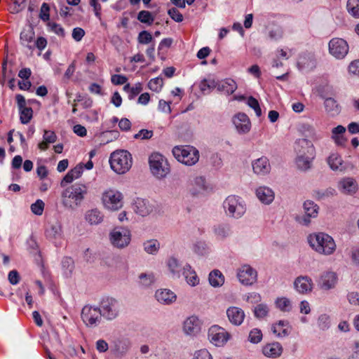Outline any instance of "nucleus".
Masks as SVG:
<instances>
[{"label":"nucleus","instance_id":"f257e3e1","mask_svg":"<svg viewBox=\"0 0 359 359\" xmlns=\"http://www.w3.org/2000/svg\"><path fill=\"white\" fill-rule=\"evenodd\" d=\"M88 191L86 184L75 183L65 189L61 194L62 204L68 210H74L80 206Z\"/></svg>","mask_w":359,"mask_h":359},{"label":"nucleus","instance_id":"f03ea898","mask_svg":"<svg viewBox=\"0 0 359 359\" xmlns=\"http://www.w3.org/2000/svg\"><path fill=\"white\" fill-rule=\"evenodd\" d=\"M223 209L226 217L238 219L246 212V204L243 199L236 195L227 196L223 201Z\"/></svg>","mask_w":359,"mask_h":359},{"label":"nucleus","instance_id":"7ed1b4c3","mask_svg":"<svg viewBox=\"0 0 359 359\" xmlns=\"http://www.w3.org/2000/svg\"><path fill=\"white\" fill-rule=\"evenodd\" d=\"M111 168L117 174H124L131 168L133 158L126 150H116L112 152L109 157Z\"/></svg>","mask_w":359,"mask_h":359},{"label":"nucleus","instance_id":"20e7f679","mask_svg":"<svg viewBox=\"0 0 359 359\" xmlns=\"http://www.w3.org/2000/svg\"><path fill=\"white\" fill-rule=\"evenodd\" d=\"M172 154L179 162L188 166L195 165L199 160L198 150L190 145L175 146Z\"/></svg>","mask_w":359,"mask_h":359},{"label":"nucleus","instance_id":"39448f33","mask_svg":"<svg viewBox=\"0 0 359 359\" xmlns=\"http://www.w3.org/2000/svg\"><path fill=\"white\" fill-rule=\"evenodd\" d=\"M100 309L102 318L107 320H113L118 317L121 312V302L111 297L102 299L100 303Z\"/></svg>","mask_w":359,"mask_h":359},{"label":"nucleus","instance_id":"423d86ee","mask_svg":"<svg viewBox=\"0 0 359 359\" xmlns=\"http://www.w3.org/2000/svg\"><path fill=\"white\" fill-rule=\"evenodd\" d=\"M151 173L158 179H163L170 172L168 160L159 153H153L149 158Z\"/></svg>","mask_w":359,"mask_h":359},{"label":"nucleus","instance_id":"0eeeda50","mask_svg":"<svg viewBox=\"0 0 359 359\" xmlns=\"http://www.w3.org/2000/svg\"><path fill=\"white\" fill-rule=\"evenodd\" d=\"M102 202L106 208L117 210L123 206V194L114 189L107 190L102 194Z\"/></svg>","mask_w":359,"mask_h":359},{"label":"nucleus","instance_id":"6e6552de","mask_svg":"<svg viewBox=\"0 0 359 359\" xmlns=\"http://www.w3.org/2000/svg\"><path fill=\"white\" fill-rule=\"evenodd\" d=\"M230 338V333L219 325H212L208 330V339L216 346H223Z\"/></svg>","mask_w":359,"mask_h":359},{"label":"nucleus","instance_id":"1a4fd4ad","mask_svg":"<svg viewBox=\"0 0 359 359\" xmlns=\"http://www.w3.org/2000/svg\"><path fill=\"white\" fill-rule=\"evenodd\" d=\"M109 239L115 247H126L130 242L131 233L128 229L116 227L110 232Z\"/></svg>","mask_w":359,"mask_h":359},{"label":"nucleus","instance_id":"9d476101","mask_svg":"<svg viewBox=\"0 0 359 359\" xmlns=\"http://www.w3.org/2000/svg\"><path fill=\"white\" fill-rule=\"evenodd\" d=\"M102 317L100 307L86 305L82 309L81 318L87 326L95 327L97 325L101 322Z\"/></svg>","mask_w":359,"mask_h":359},{"label":"nucleus","instance_id":"9b49d317","mask_svg":"<svg viewBox=\"0 0 359 359\" xmlns=\"http://www.w3.org/2000/svg\"><path fill=\"white\" fill-rule=\"evenodd\" d=\"M310 247H335L333 238L325 232H314L307 236Z\"/></svg>","mask_w":359,"mask_h":359},{"label":"nucleus","instance_id":"f8f14e48","mask_svg":"<svg viewBox=\"0 0 359 359\" xmlns=\"http://www.w3.org/2000/svg\"><path fill=\"white\" fill-rule=\"evenodd\" d=\"M329 53L336 59H343L348 53L347 42L341 38H333L328 43Z\"/></svg>","mask_w":359,"mask_h":359},{"label":"nucleus","instance_id":"ddd939ff","mask_svg":"<svg viewBox=\"0 0 359 359\" xmlns=\"http://www.w3.org/2000/svg\"><path fill=\"white\" fill-rule=\"evenodd\" d=\"M236 276L239 282L246 286L252 285L257 280V271L248 264H243L239 267Z\"/></svg>","mask_w":359,"mask_h":359},{"label":"nucleus","instance_id":"4468645a","mask_svg":"<svg viewBox=\"0 0 359 359\" xmlns=\"http://www.w3.org/2000/svg\"><path fill=\"white\" fill-rule=\"evenodd\" d=\"M338 280V275L336 272L325 271L320 274L317 284L320 290L327 291L335 288Z\"/></svg>","mask_w":359,"mask_h":359},{"label":"nucleus","instance_id":"2eb2a0df","mask_svg":"<svg viewBox=\"0 0 359 359\" xmlns=\"http://www.w3.org/2000/svg\"><path fill=\"white\" fill-rule=\"evenodd\" d=\"M156 209L154 203L144 198H138L133 203L134 211L142 217L152 213Z\"/></svg>","mask_w":359,"mask_h":359},{"label":"nucleus","instance_id":"dca6fc26","mask_svg":"<svg viewBox=\"0 0 359 359\" xmlns=\"http://www.w3.org/2000/svg\"><path fill=\"white\" fill-rule=\"evenodd\" d=\"M305 215L299 219V223L308 226L311 223V218L318 216V206L312 201H306L303 205Z\"/></svg>","mask_w":359,"mask_h":359},{"label":"nucleus","instance_id":"f3484780","mask_svg":"<svg viewBox=\"0 0 359 359\" xmlns=\"http://www.w3.org/2000/svg\"><path fill=\"white\" fill-rule=\"evenodd\" d=\"M201 327V320L196 316L188 317L183 323V331L187 335H196L200 332Z\"/></svg>","mask_w":359,"mask_h":359},{"label":"nucleus","instance_id":"a211bd4d","mask_svg":"<svg viewBox=\"0 0 359 359\" xmlns=\"http://www.w3.org/2000/svg\"><path fill=\"white\" fill-rule=\"evenodd\" d=\"M294 287L297 292L302 294L310 293L313 287L312 279L306 276L297 277L294 282Z\"/></svg>","mask_w":359,"mask_h":359},{"label":"nucleus","instance_id":"6ab92c4d","mask_svg":"<svg viewBox=\"0 0 359 359\" xmlns=\"http://www.w3.org/2000/svg\"><path fill=\"white\" fill-rule=\"evenodd\" d=\"M226 313L230 323L235 326L241 325L245 317L244 311L238 306L229 307Z\"/></svg>","mask_w":359,"mask_h":359},{"label":"nucleus","instance_id":"aec40b11","mask_svg":"<svg viewBox=\"0 0 359 359\" xmlns=\"http://www.w3.org/2000/svg\"><path fill=\"white\" fill-rule=\"evenodd\" d=\"M22 62L20 58L17 61L13 54H7L6 59L2 64V75L4 79L6 77V70L9 69V74L13 75L15 73L18 69L21 67Z\"/></svg>","mask_w":359,"mask_h":359},{"label":"nucleus","instance_id":"412c9836","mask_svg":"<svg viewBox=\"0 0 359 359\" xmlns=\"http://www.w3.org/2000/svg\"><path fill=\"white\" fill-rule=\"evenodd\" d=\"M317 61L313 54L304 53L301 55L297 61L298 68L304 72H309L316 67Z\"/></svg>","mask_w":359,"mask_h":359},{"label":"nucleus","instance_id":"4be33fe9","mask_svg":"<svg viewBox=\"0 0 359 359\" xmlns=\"http://www.w3.org/2000/svg\"><path fill=\"white\" fill-rule=\"evenodd\" d=\"M233 123L239 133H247L251 128L250 121L244 113H238L233 118Z\"/></svg>","mask_w":359,"mask_h":359},{"label":"nucleus","instance_id":"5701e85b","mask_svg":"<svg viewBox=\"0 0 359 359\" xmlns=\"http://www.w3.org/2000/svg\"><path fill=\"white\" fill-rule=\"evenodd\" d=\"M294 151L297 155H315V148L312 142L307 139H299L294 143Z\"/></svg>","mask_w":359,"mask_h":359},{"label":"nucleus","instance_id":"b1692460","mask_svg":"<svg viewBox=\"0 0 359 359\" xmlns=\"http://www.w3.org/2000/svg\"><path fill=\"white\" fill-rule=\"evenodd\" d=\"M253 172L259 175H266L271 171L269 160L266 156H262L252 163Z\"/></svg>","mask_w":359,"mask_h":359},{"label":"nucleus","instance_id":"393cba45","mask_svg":"<svg viewBox=\"0 0 359 359\" xmlns=\"http://www.w3.org/2000/svg\"><path fill=\"white\" fill-rule=\"evenodd\" d=\"M339 191L346 195H353L358 190V184L353 177H344L339 182Z\"/></svg>","mask_w":359,"mask_h":359},{"label":"nucleus","instance_id":"a878e982","mask_svg":"<svg viewBox=\"0 0 359 359\" xmlns=\"http://www.w3.org/2000/svg\"><path fill=\"white\" fill-rule=\"evenodd\" d=\"M156 300L165 305H169L174 303L177 299V295L169 289H159L155 292Z\"/></svg>","mask_w":359,"mask_h":359},{"label":"nucleus","instance_id":"bb28decb","mask_svg":"<svg viewBox=\"0 0 359 359\" xmlns=\"http://www.w3.org/2000/svg\"><path fill=\"white\" fill-rule=\"evenodd\" d=\"M283 348L279 342H272L262 347V353L267 358H277L281 355Z\"/></svg>","mask_w":359,"mask_h":359},{"label":"nucleus","instance_id":"cd10ccee","mask_svg":"<svg viewBox=\"0 0 359 359\" xmlns=\"http://www.w3.org/2000/svg\"><path fill=\"white\" fill-rule=\"evenodd\" d=\"M182 276L187 283L191 287H195L200 283V278L196 271L189 264L184 266Z\"/></svg>","mask_w":359,"mask_h":359},{"label":"nucleus","instance_id":"c85d7f7f","mask_svg":"<svg viewBox=\"0 0 359 359\" xmlns=\"http://www.w3.org/2000/svg\"><path fill=\"white\" fill-rule=\"evenodd\" d=\"M83 172V163H79L74 168L68 171L66 175L61 181V187H65L67 184L72 183L74 180L79 179Z\"/></svg>","mask_w":359,"mask_h":359},{"label":"nucleus","instance_id":"c756f323","mask_svg":"<svg viewBox=\"0 0 359 359\" xmlns=\"http://www.w3.org/2000/svg\"><path fill=\"white\" fill-rule=\"evenodd\" d=\"M256 196L258 199L264 204L269 205L274 200V192L267 187H259L256 190Z\"/></svg>","mask_w":359,"mask_h":359},{"label":"nucleus","instance_id":"7c9ffc66","mask_svg":"<svg viewBox=\"0 0 359 359\" xmlns=\"http://www.w3.org/2000/svg\"><path fill=\"white\" fill-rule=\"evenodd\" d=\"M217 82V90L224 94L231 95L237 89L236 81L231 79H226Z\"/></svg>","mask_w":359,"mask_h":359},{"label":"nucleus","instance_id":"2f4dec72","mask_svg":"<svg viewBox=\"0 0 359 359\" xmlns=\"http://www.w3.org/2000/svg\"><path fill=\"white\" fill-rule=\"evenodd\" d=\"M214 235L218 239H224L231 233V226L229 223H219L212 227Z\"/></svg>","mask_w":359,"mask_h":359},{"label":"nucleus","instance_id":"473e14b6","mask_svg":"<svg viewBox=\"0 0 359 359\" xmlns=\"http://www.w3.org/2000/svg\"><path fill=\"white\" fill-rule=\"evenodd\" d=\"M315 155H297L295 163L298 169L306 171L311 168Z\"/></svg>","mask_w":359,"mask_h":359},{"label":"nucleus","instance_id":"72a5a7b5","mask_svg":"<svg viewBox=\"0 0 359 359\" xmlns=\"http://www.w3.org/2000/svg\"><path fill=\"white\" fill-rule=\"evenodd\" d=\"M346 128L339 125L332 130V139L334 143L341 147H344L346 142V139L344 137Z\"/></svg>","mask_w":359,"mask_h":359},{"label":"nucleus","instance_id":"f704fd0d","mask_svg":"<svg viewBox=\"0 0 359 359\" xmlns=\"http://www.w3.org/2000/svg\"><path fill=\"white\" fill-rule=\"evenodd\" d=\"M272 332L278 337L287 336L290 332V326L287 322L280 320L272 326Z\"/></svg>","mask_w":359,"mask_h":359},{"label":"nucleus","instance_id":"c9c22d12","mask_svg":"<svg viewBox=\"0 0 359 359\" xmlns=\"http://www.w3.org/2000/svg\"><path fill=\"white\" fill-rule=\"evenodd\" d=\"M325 111L331 116H334L340 113L341 107L337 101L332 97H327L324 101Z\"/></svg>","mask_w":359,"mask_h":359},{"label":"nucleus","instance_id":"e433bc0d","mask_svg":"<svg viewBox=\"0 0 359 359\" xmlns=\"http://www.w3.org/2000/svg\"><path fill=\"white\" fill-rule=\"evenodd\" d=\"M208 280L212 286L220 287L224 283V276L220 271L215 269L210 273Z\"/></svg>","mask_w":359,"mask_h":359},{"label":"nucleus","instance_id":"4c0bfd02","mask_svg":"<svg viewBox=\"0 0 359 359\" xmlns=\"http://www.w3.org/2000/svg\"><path fill=\"white\" fill-rule=\"evenodd\" d=\"M327 163L332 170H340L344 169L343 160L340 155L337 153L330 154L327 158Z\"/></svg>","mask_w":359,"mask_h":359},{"label":"nucleus","instance_id":"58836bf2","mask_svg":"<svg viewBox=\"0 0 359 359\" xmlns=\"http://www.w3.org/2000/svg\"><path fill=\"white\" fill-rule=\"evenodd\" d=\"M85 218L90 224H98L102 221L103 215L97 209H93L86 213Z\"/></svg>","mask_w":359,"mask_h":359},{"label":"nucleus","instance_id":"ea45409f","mask_svg":"<svg viewBox=\"0 0 359 359\" xmlns=\"http://www.w3.org/2000/svg\"><path fill=\"white\" fill-rule=\"evenodd\" d=\"M167 266L172 278H179L180 277V264L175 257H170L167 261Z\"/></svg>","mask_w":359,"mask_h":359},{"label":"nucleus","instance_id":"a19ab883","mask_svg":"<svg viewBox=\"0 0 359 359\" xmlns=\"http://www.w3.org/2000/svg\"><path fill=\"white\" fill-rule=\"evenodd\" d=\"M217 82L213 79H206L201 81L199 85L200 90L203 94L210 93L213 89L217 88Z\"/></svg>","mask_w":359,"mask_h":359},{"label":"nucleus","instance_id":"79ce46f5","mask_svg":"<svg viewBox=\"0 0 359 359\" xmlns=\"http://www.w3.org/2000/svg\"><path fill=\"white\" fill-rule=\"evenodd\" d=\"M62 267L64 276L66 278L71 277L74 269V263L73 259L70 257L64 258L62 262Z\"/></svg>","mask_w":359,"mask_h":359},{"label":"nucleus","instance_id":"37998d69","mask_svg":"<svg viewBox=\"0 0 359 359\" xmlns=\"http://www.w3.org/2000/svg\"><path fill=\"white\" fill-rule=\"evenodd\" d=\"M276 307L283 312H289L292 310L291 301L286 297H278L275 302Z\"/></svg>","mask_w":359,"mask_h":359},{"label":"nucleus","instance_id":"c03bdc74","mask_svg":"<svg viewBox=\"0 0 359 359\" xmlns=\"http://www.w3.org/2000/svg\"><path fill=\"white\" fill-rule=\"evenodd\" d=\"M346 9L351 16L359 18V0H348Z\"/></svg>","mask_w":359,"mask_h":359},{"label":"nucleus","instance_id":"a18cd8bd","mask_svg":"<svg viewBox=\"0 0 359 359\" xmlns=\"http://www.w3.org/2000/svg\"><path fill=\"white\" fill-rule=\"evenodd\" d=\"M139 278L140 284L144 287L151 286L155 282V276L153 273H141Z\"/></svg>","mask_w":359,"mask_h":359},{"label":"nucleus","instance_id":"49530a36","mask_svg":"<svg viewBox=\"0 0 359 359\" xmlns=\"http://www.w3.org/2000/svg\"><path fill=\"white\" fill-rule=\"evenodd\" d=\"M48 30L52 32L59 36L64 37L65 32L64 28L60 25L54 22L48 21L47 23Z\"/></svg>","mask_w":359,"mask_h":359},{"label":"nucleus","instance_id":"de8ad7c7","mask_svg":"<svg viewBox=\"0 0 359 359\" xmlns=\"http://www.w3.org/2000/svg\"><path fill=\"white\" fill-rule=\"evenodd\" d=\"M163 85V79L161 77H156L151 79L148 83V88L154 92H159Z\"/></svg>","mask_w":359,"mask_h":359},{"label":"nucleus","instance_id":"09e8293b","mask_svg":"<svg viewBox=\"0 0 359 359\" xmlns=\"http://www.w3.org/2000/svg\"><path fill=\"white\" fill-rule=\"evenodd\" d=\"M137 20L142 23L151 25L154 20V18L149 11H141L137 15Z\"/></svg>","mask_w":359,"mask_h":359},{"label":"nucleus","instance_id":"8fccbe9b","mask_svg":"<svg viewBox=\"0 0 359 359\" xmlns=\"http://www.w3.org/2000/svg\"><path fill=\"white\" fill-rule=\"evenodd\" d=\"M46 235L50 238H57L62 235V227L59 224L52 225L46 230Z\"/></svg>","mask_w":359,"mask_h":359},{"label":"nucleus","instance_id":"3c124183","mask_svg":"<svg viewBox=\"0 0 359 359\" xmlns=\"http://www.w3.org/2000/svg\"><path fill=\"white\" fill-rule=\"evenodd\" d=\"M336 194V191L332 188H328L325 190L315 191V197L318 200H323L326 198L333 196Z\"/></svg>","mask_w":359,"mask_h":359},{"label":"nucleus","instance_id":"603ef678","mask_svg":"<svg viewBox=\"0 0 359 359\" xmlns=\"http://www.w3.org/2000/svg\"><path fill=\"white\" fill-rule=\"evenodd\" d=\"M247 104L252 109H254L257 117L261 116L262 109L260 108L259 102L255 97L250 96L248 98Z\"/></svg>","mask_w":359,"mask_h":359},{"label":"nucleus","instance_id":"864d4df0","mask_svg":"<svg viewBox=\"0 0 359 359\" xmlns=\"http://www.w3.org/2000/svg\"><path fill=\"white\" fill-rule=\"evenodd\" d=\"M249 341L253 344H257L262 339V333L260 330L255 328L252 330L248 336Z\"/></svg>","mask_w":359,"mask_h":359},{"label":"nucleus","instance_id":"5fc2aeb1","mask_svg":"<svg viewBox=\"0 0 359 359\" xmlns=\"http://www.w3.org/2000/svg\"><path fill=\"white\" fill-rule=\"evenodd\" d=\"M44 203L43 201L38 199L35 203L32 204L31 210L36 215H41L44 210Z\"/></svg>","mask_w":359,"mask_h":359},{"label":"nucleus","instance_id":"6e6d98bb","mask_svg":"<svg viewBox=\"0 0 359 359\" xmlns=\"http://www.w3.org/2000/svg\"><path fill=\"white\" fill-rule=\"evenodd\" d=\"M269 312L268 306L265 304H258L254 310L255 316L257 318H262L265 317Z\"/></svg>","mask_w":359,"mask_h":359},{"label":"nucleus","instance_id":"4d7b16f0","mask_svg":"<svg viewBox=\"0 0 359 359\" xmlns=\"http://www.w3.org/2000/svg\"><path fill=\"white\" fill-rule=\"evenodd\" d=\"M330 320L329 316L322 314L318 319V326L320 330H325L330 327Z\"/></svg>","mask_w":359,"mask_h":359},{"label":"nucleus","instance_id":"13d9d810","mask_svg":"<svg viewBox=\"0 0 359 359\" xmlns=\"http://www.w3.org/2000/svg\"><path fill=\"white\" fill-rule=\"evenodd\" d=\"M50 6L48 4L43 3L41 5L39 18L44 22H48L50 19Z\"/></svg>","mask_w":359,"mask_h":359},{"label":"nucleus","instance_id":"bf43d9fd","mask_svg":"<svg viewBox=\"0 0 359 359\" xmlns=\"http://www.w3.org/2000/svg\"><path fill=\"white\" fill-rule=\"evenodd\" d=\"M22 0H11V3L9 5V11L12 14L19 13L22 8L21 6Z\"/></svg>","mask_w":359,"mask_h":359},{"label":"nucleus","instance_id":"052dcab7","mask_svg":"<svg viewBox=\"0 0 359 359\" xmlns=\"http://www.w3.org/2000/svg\"><path fill=\"white\" fill-rule=\"evenodd\" d=\"M154 135L152 130L142 129L134 135L135 139H140L142 140H149Z\"/></svg>","mask_w":359,"mask_h":359},{"label":"nucleus","instance_id":"680f3d73","mask_svg":"<svg viewBox=\"0 0 359 359\" xmlns=\"http://www.w3.org/2000/svg\"><path fill=\"white\" fill-rule=\"evenodd\" d=\"M153 38L151 34L147 31H142L138 35V42L142 44L149 43Z\"/></svg>","mask_w":359,"mask_h":359},{"label":"nucleus","instance_id":"e2e57ef3","mask_svg":"<svg viewBox=\"0 0 359 359\" xmlns=\"http://www.w3.org/2000/svg\"><path fill=\"white\" fill-rule=\"evenodd\" d=\"M193 359H212V357L207 349L203 348L196 351Z\"/></svg>","mask_w":359,"mask_h":359},{"label":"nucleus","instance_id":"0e129e2a","mask_svg":"<svg viewBox=\"0 0 359 359\" xmlns=\"http://www.w3.org/2000/svg\"><path fill=\"white\" fill-rule=\"evenodd\" d=\"M170 17L175 22H180L183 20L182 15L175 8H170L168 11Z\"/></svg>","mask_w":359,"mask_h":359},{"label":"nucleus","instance_id":"69168bd1","mask_svg":"<svg viewBox=\"0 0 359 359\" xmlns=\"http://www.w3.org/2000/svg\"><path fill=\"white\" fill-rule=\"evenodd\" d=\"M43 138L46 142H49L50 144L54 143L57 140L55 133L53 131L47 130H44Z\"/></svg>","mask_w":359,"mask_h":359},{"label":"nucleus","instance_id":"338daca9","mask_svg":"<svg viewBox=\"0 0 359 359\" xmlns=\"http://www.w3.org/2000/svg\"><path fill=\"white\" fill-rule=\"evenodd\" d=\"M8 281L12 285H16L19 283L20 276L16 270H12L9 272L8 276Z\"/></svg>","mask_w":359,"mask_h":359},{"label":"nucleus","instance_id":"774afa93","mask_svg":"<svg viewBox=\"0 0 359 359\" xmlns=\"http://www.w3.org/2000/svg\"><path fill=\"white\" fill-rule=\"evenodd\" d=\"M348 71L351 74L359 76V60H354L349 65Z\"/></svg>","mask_w":359,"mask_h":359}]
</instances>
